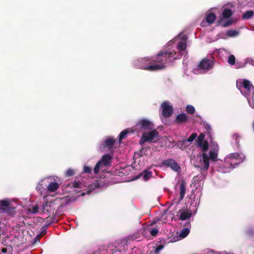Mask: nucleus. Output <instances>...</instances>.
Wrapping results in <instances>:
<instances>
[{"mask_svg": "<svg viewBox=\"0 0 254 254\" xmlns=\"http://www.w3.org/2000/svg\"><path fill=\"white\" fill-rule=\"evenodd\" d=\"M187 43L184 41H180L177 46V49L180 51L177 56V52L174 50H165L160 51L155 56L151 58H143L135 61L134 64L137 68L148 71H156L164 69L166 64L172 62L182 57L181 52L186 50Z\"/></svg>", "mask_w": 254, "mask_h": 254, "instance_id": "1", "label": "nucleus"}, {"mask_svg": "<svg viewBox=\"0 0 254 254\" xmlns=\"http://www.w3.org/2000/svg\"><path fill=\"white\" fill-rule=\"evenodd\" d=\"M246 64V63H237V66L238 68H242L245 66Z\"/></svg>", "mask_w": 254, "mask_h": 254, "instance_id": "43", "label": "nucleus"}, {"mask_svg": "<svg viewBox=\"0 0 254 254\" xmlns=\"http://www.w3.org/2000/svg\"><path fill=\"white\" fill-rule=\"evenodd\" d=\"M188 119V116L185 113H182L176 117L175 122L177 124L185 123L187 122Z\"/></svg>", "mask_w": 254, "mask_h": 254, "instance_id": "16", "label": "nucleus"}, {"mask_svg": "<svg viewBox=\"0 0 254 254\" xmlns=\"http://www.w3.org/2000/svg\"><path fill=\"white\" fill-rule=\"evenodd\" d=\"M128 133L129 130L128 129H125L121 131L119 135L118 141H117L119 143V146H121L122 140L127 137Z\"/></svg>", "mask_w": 254, "mask_h": 254, "instance_id": "19", "label": "nucleus"}, {"mask_svg": "<svg viewBox=\"0 0 254 254\" xmlns=\"http://www.w3.org/2000/svg\"><path fill=\"white\" fill-rule=\"evenodd\" d=\"M72 186L75 188H78L80 187V183L78 182L74 181V182L72 183Z\"/></svg>", "mask_w": 254, "mask_h": 254, "instance_id": "42", "label": "nucleus"}, {"mask_svg": "<svg viewBox=\"0 0 254 254\" xmlns=\"http://www.w3.org/2000/svg\"><path fill=\"white\" fill-rule=\"evenodd\" d=\"M120 146L117 139L108 137L99 145L100 151L109 152L107 154L103 155L101 159H113L114 157L117 158L118 156L115 154L118 152Z\"/></svg>", "mask_w": 254, "mask_h": 254, "instance_id": "2", "label": "nucleus"}, {"mask_svg": "<svg viewBox=\"0 0 254 254\" xmlns=\"http://www.w3.org/2000/svg\"><path fill=\"white\" fill-rule=\"evenodd\" d=\"M196 137H197V133H195V132L192 133L190 136V137L188 138V139L187 140H183V141H184V142L187 141V142H191L192 141H193L196 138Z\"/></svg>", "mask_w": 254, "mask_h": 254, "instance_id": "29", "label": "nucleus"}, {"mask_svg": "<svg viewBox=\"0 0 254 254\" xmlns=\"http://www.w3.org/2000/svg\"><path fill=\"white\" fill-rule=\"evenodd\" d=\"M205 137V135L203 133H200L196 139V142L197 145H200L203 143V140Z\"/></svg>", "mask_w": 254, "mask_h": 254, "instance_id": "24", "label": "nucleus"}, {"mask_svg": "<svg viewBox=\"0 0 254 254\" xmlns=\"http://www.w3.org/2000/svg\"><path fill=\"white\" fill-rule=\"evenodd\" d=\"M91 168L90 167L85 166L84 167V173L87 174H90L91 172Z\"/></svg>", "mask_w": 254, "mask_h": 254, "instance_id": "39", "label": "nucleus"}, {"mask_svg": "<svg viewBox=\"0 0 254 254\" xmlns=\"http://www.w3.org/2000/svg\"><path fill=\"white\" fill-rule=\"evenodd\" d=\"M7 252V249L6 248H2L1 249V252L2 253H5Z\"/></svg>", "mask_w": 254, "mask_h": 254, "instance_id": "46", "label": "nucleus"}, {"mask_svg": "<svg viewBox=\"0 0 254 254\" xmlns=\"http://www.w3.org/2000/svg\"><path fill=\"white\" fill-rule=\"evenodd\" d=\"M233 21L232 20V19H230L228 20L227 21H226L223 24V27H226L229 26L233 24Z\"/></svg>", "mask_w": 254, "mask_h": 254, "instance_id": "36", "label": "nucleus"}, {"mask_svg": "<svg viewBox=\"0 0 254 254\" xmlns=\"http://www.w3.org/2000/svg\"><path fill=\"white\" fill-rule=\"evenodd\" d=\"M243 83H244V79H242L240 80H237L236 82V86L237 87L241 90V92L242 93V91L241 90L242 87H243Z\"/></svg>", "mask_w": 254, "mask_h": 254, "instance_id": "32", "label": "nucleus"}, {"mask_svg": "<svg viewBox=\"0 0 254 254\" xmlns=\"http://www.w3.org/2000/svg\"><path fill=\"white\" fill-rule=\"evenodd\" d=\"M139 236V234L138 232H135L134 233L132 236H129V238H130V239L133 240H134V239H137V238H138Z\"/></svg>", "mask_w": 254, "mask_h": 254, "instance_id": "40", "label": "nucleus"}, {"mask_svg": "<svg viewBox=\"0 0 254 254\" xmlns=\"http://www.w3.org/2000/svg\"><path fill=\"white\" fill-rule=\"evenodd\" d=\"M111 166V160H100L96 164L94 168V173L97 174L100 169H103L104 167Z\"/></svg>", "mask_w": 254, "mask_h": 254, "instance_id": "9", "label": "nucleus"}, {"mask_svg": "<svg viewBox=\"0 0 254 254\" xmlns=\"http://www.w3.org/2000/svg\"><path fill=\"white\" fill-rule=\"evenodd\" d=\"M216 18L215 14L213 13H209L206 15V22L209 24H211L213 23Z\"/></svg>", "mask_w": 254, "mask_h": 254, "instance_id": "20", "label": "nucleus"}, {"mask_svg": "<svg viewBox=\"0 0 254 254\" xmlns=\"http://www.w3.org/2000/svg\"><path fill=\"white\" fill-rule=\"evenodd\" d=\"M59 188V184L57 182L51 183L47 187L48 190L52 192L56 191Z\"/></svg>", "mask_w": 254, "mask_h": 254, "instance_id": "21", "label": "nucleus"}, {"mask_svg": "<svg viewBox=\"0 0 254 254\" xmlns=\"http://www.w3.org/2000/svg\"><path fill=\"white\" fill-rule=\"evenodd\" d=\"M44 180L41 181L38 184L37 187V189L41 190L42 189H44V186H43Z\"/></svg>", "mask_w": 254, "mask_h": 254, "instance_id": "37", "label": "nucleus"}, {"mask_svg": "<svg viewBox=\"0 0 254 254\" xmlns=\"http://www.w3.org/2000/svg\"><path fill=\"white\" fill-rule=\"evenodd\" d=\"M162 114L164 118H168L172 116L173 112V107L169 105L167 101L163 102L161 105Z\"/></svg>", "mask_w": 254, "mask_h": 254, "instance_id": "8", "label": "nucleus"}, {"mask_svg": "<svg viewBox=\"0 0 254 254\" xmlns=\"http://www.w3.org/2000/svg\"><path fill=\"white\" fill-rule=\"evenodd\" d=\"M218 146H214L209 152V156L206 153H203V159H217L218 156Z\"/></svg>", "mask_w": 254, "mask_h": 254, "instance_id": "13", "label": "nucleus"}, {"mask_svg": "<svg viewBox=\"0 0 254 254\" xmlns=\"http://www.w3.org/2000/svg\"><path fill=\"white\" fill-rule=\"evenodd\" d=\"M178 214L180 213V219L181 220H186L187 219H189L190 218L192 215V213L191 211H183L182 209H180L178 212Z\"/></svg>", "mask_w": 254, "mask_h": 254, "instance_id": "15", "label": "nucleus"}, {"mask_svg": "<svg viewBox=\"0 0 254 254\" xmlns=\"http://www.w3.org/2000/svg\"><path fill=\"white\" fill-rule=\"evenodd\" d=\"M213 161H217V160L216 159H215V160H212Z\"/></svg>", "mask_w": 254, "mask_h": 254, "instance_id": "49", "label": "nucleus"}, {"mask_svg": "<svg viewBox=\"0 0 254 254\" xmlns=\"http://www.w3.org/2000/svg\"><path fill=\"white\" fill-rule=\"evenodd\" d=\"M204 128L206 130V133H207L208 136L209 138H211V137H212V134H211L212 129H211L210 126L208 124H205L204 125Z\"/></svg>", "mask_w": 254, "mask_h": 254, "instance_id": "23", "label": "nucleus"}, {"mask_svg": "<svg viewBox=\"0 0 254 254\" xmlns=\"http://www.w3.org/2000/svg\"><path fill=\"white\" fill-rule=\"evenodd\" d=\"M240 158V159H242L241 157H240V154L238 153H233L230 154V156L229 157V159H239Z\"/></svg>", "mask_w": 254, "mask_h": 254, "instance_id": "33", "label": "nucleus"}, {"mask_svg": "<svg viewBox=\"0 0 254 254\" xmlns=\"http://www.w3.org/2000/svg\"><path fill=\"white\" fill-rule=\"evenodd\" d=\"M164 246L163 245H160L158 246L156 248V249H155V251L154 252V254H159L160 251L161 250H162L164 248Z\"/></svg>", "mask_w": 254, "mask_h": 254, "instance_id": "34", "label": "nucleus"}, {"mask_svg": "<svg viewBox=\"0 0 254 254\" xmlns=\"http://www.w3.org/2000/svg\"><path fill=\"white\" fill-rule=\"evenodd\" d=\"M74 174V171L73 170L71 169H68L65 173L66 176L67 177H71Z\"/></svg>", "mask_w": 254, "mask_h": 254, "instance_id": "35", "label": "nucleus"}, {"mask_svg": "<svg viewBox=\"0 0 254 254\" xmlns=\"http://www.w3.org/2000/svg\"><path fill=\"white\" fill-rule=\"evenodd\" d=\"M163 164L168 167H170L172 170L175 171H179L181 170L180 166L175 160H164Z\"/></svg>", "mask_w": 254, "mask_h": 254, "instance_id": "12", "label": "nucleus"}, {"mask_svg": "<svg viewBox=\"0 0 254 254\" xmlns=\"http://www.w3.org/2000/svg\"><path fill=\"white\" fill-rule=\"evenodd\" d=\"M159 138V132L156 129L151 130L149 132H144L142 134L141 139L139 140V143L141 145L145 142L149 143L155 142V139H158Z\"/></svg>", "mask_w": 254, "mask_h": 254, "instance_id": "5", "label": "nucleus"}, {"mask_svg": "<svg viewBox=\"0 0 254 254\" xmlns=\"http://www.w3.org/2000/svg\"><path fill=\"white\" fill-rule=\"evenodd\" d=\"M184 226L186 227L185 228L183 229L180 233V236L182 238H184L186 237L190 233V229L191 227L190 223V221L187 222L186 223H185L184 225Z\"/></svg>", "mask_w": 254, "mask_h": 254, "instance_id": "14", "label": "nucleus"}, {"mask_svg": "<svg viewBox=\"0 0 254 254\" xmlns=\"http://www.w3.org/2000/svg\"><path fill=\"white\" fill-rule=\"evenodd\" d=\"M136 126L139 127L141 130H151L154 127L153 124L150 121L146 119H142L138 122Z\"/></svg>", "mask_w": 254, "mask_h": 254, "instance_id": "7", "label": "nucleus"}, {"mask_svg": "<svg viewBox=\"0 0 254 254\" xmlns=\"http://www.w3.org/2000/svg\"><path fill=\"white\" fill-rule=\"evenodd\" d=\"M203 23H204V21H203L202 22H201V25L202 26H203Z\"/></svg>", "mask_w": 254, "mask_h": 254, "instance_id": "47", "label": "nucleus"}, {"mask_svg": "<svg viewBox=\"0 0 254 254\" xmlns=\"http://www.w3.org/2000/svg\"><path fill=\"white\" fill-rule=\"evenodd\" d=\"M186 191V182L184 180H182L180 186V201L184 198Z\"/></svg>", "mask_w": 254, "mask_h": 254, "instance_id": "17", "label": "nucleus"}, {"mask_svg": "<svg viewBox=\"0 0 254 254\" xmlns=\"http://www.w3.org/2000/svg\"><path fill=\"white\" fill-rule=\"evenodd\" d=\"M235 57L233 55H231L228 58V62L230 65H234L235 64Z\"/></svg>", "mask_w": 254, "mask_h": 254, "instance_id": "30", "label": "nucleus"}, {"mask_svg": "<svg viewBox=\"0 0 254 254\" xmlns=\"http://www.w3.org/2000/svg\"><path fill=\"white\" fill-rule=\"evenodd\" d=\"M68 204L67 199L65 198H56L54 201L44 202L42 206L44 213L49 212L50 214H57V211Z\"/></svg>", "mask_w": 254, "mask_h": 254, "instance_id": "3", "label": "nucleus"}, {"mask_svg": "<svg viewBox=\"0 0 254 254\" xmlns=\"http://www.w3.org/2000/svg\"><path fill=\"white\" fill-rule=\"evenodd\" d=\"M233 14L232 10L228 8H224L222 12V16L225 18H230Z\"/></svg>", "mask_w": 254, "mask_h": 254, "instance_id": "22", "label": "nucleus"}, {"mask_svg": "<svg viewBox=\"0 0 254 254\" xmlns=\"http://www.w3.org/2000/svg\"><path fill=\"white\" fill-rule=\"evenodd\" d=\"M152 173L151 171H149L148 170H145L141 174L138 175L136 179H138L139 177L142 176L143 180L146 181L150 179L152 177Z\"/></svg>", "mask_w": 254, "mask_h": 254, "instance_id": "18", "label": "nucleus"}, {"mask_svg": "<svg viewBox=\"0 0 254 254\" xmlns=\"http://www.w3.org/2000/svg\"><path fill=\"white\" fill-rule=\"evenodd\" d=\"M254 14V12L252 10L248 11L244 13L243 15V18L248 19L250 18Z\"/></svg>", "mask_w": 254, "mask_h": 254, "instance_id": "26", "label": "nucleus"}, {"mask_svg": "<svg viewBox=\"0 0 254 254\" xmlns=\"http://www.w3.org/2000/svg\"><path fill=\"white\" fill-rule=\"evenodd\" d=\"M41 238V236L40 235H37L35 238H34V242L36 243L37 242H39Z\"/></svg>", "mask_w": 254, "mask_h": 254, "instance_id": "44", "label": "nucleus"}, {"mask_svg": "<svg viewBox=\"0 0 254 254\" xmlns=\"http://www.w3.org/2000/svg\"><path fill=\"white\" fill-rule=\"evenodd\" d=\"M39 207L38 205L33 206L32 208H29L28 211L31 214H35L38 212Z\"/></svg>", "mask_w": 254, "mask_h": 254, "instance_id": "31", "label": "nucleus"}, {"mask_svg": "<svg viewBox=\"0 0 254 254\" xmlns=\"http://www.w3.org/2000/svg\"><path fill=\"white\" fill-rule=\"evenodd\" d=\"M238 34V32L236 30H229L227 32V35L230 37H235Z\"/></svg>", "mask_w": 254, "mask_h": 254, "instance_id": "28", "label": "nucleus"}, {"mask_svg": "<svg viewBox=\"0 0 254 254\" xmlns=\"http://www.w3.org/2000/svg\"><path fill=\"white\" fill-rule=\"evenodd\" d=\"M243 88L245 89V95L250 96L254 92V87L251 82L247 79H244Z\"/></svg>", "mask_w": 254, "mask_h": 254, "instance_id": "11", "label": "nucleus"}, {"mask_svg": "<svg viewBox=\"0 0 254 254\" xmlns=\"http://www.w3.org/2000/svg\"><path fill=\"white\" fill-rule=\"evenodd\" d=\"M247 234L250 237L254 239V229H249L247 232Z\"/></svg>", "mask_w": 254, "mask_h": 254, "instance_id": "38", "label": "nucleus"}, {"mask_svg": "<svg viewBox=\"0 0 254 254\" xmlns=\"http://www.w3.org/2000/svg\"><path fill=\"white\" fill-rule=\"evenodd\" d=\"M198 146L201 147L203 153H205V152L207 151L208 149V143L207 141H204L202 143V144Z\"/></svg>", "mask_w": 254, "mask_h": 254, "instance_id": "25", "label": "nucleus"}, {"mask_svg": "<svg viewBox=\"0 0 254 254\" xmlns=\"http://www.w3.org/2000/svg\"><path fill=\"white\" fill-rule=\"evenodd\" d=\"M15 207L7 199L0 200V214L13 217L16 214Z\"/></svg>", "mask_w": 254, "mask_h": 254, "instance_id": "4", "label": "nucleus"}, {"mask_svg": "<svg viewBox=\"0 0 254 254\" xmlns=\"http://www.w3.org/2000/svg\"><path fill=\"white\" fill-rule=\"evenodd\" d=\"M182 41H184L186 42V40L187 39V37L186 35H184L182 37Z\"/></svg>", "mask_w": 254, "mask_h": 254, "instance_id": "45", "label": "nucleus"}, {"mask_svg": "<svg viewBox=\"0 0 254 254\" xmlns=\"http://www.w3.org/2000/svg\"><path fill=\"white\" fill-rule=\"evenodd\" d=\"M155 223H156V222H155V221H153L152 223H153V224H155Z\"/></svg>", "mask_w": 254, "mask_h": 254, "instance_id": "48", "label": "nucleus"}, {"mask_svg": "<svg viewBox=\"0 0 254 254\" xmlns=\"http://www.w3.org/2000/svg\"><path fill=\"white\" fill-rule=\"evenodd\" d=\"M186 110L188 113L190 114H193L195 112V108L192 105H187L186 108Z\"/></svg>", "mask_w": 254, "mask_h": 254, "instance_id": "27", "label": "nucleus"}, {"mask_svg": "<svg viewBox=\"0 0 254 254\" xmlns=\"http://www.w3.org/2000/svg\"><path fill=\"white\" fill-rule=\"evenodd\" d=\"M158 230L156 228H154V229H152L150 232V234L153 236H156V235L158 234Z\"/></svg>", "mask_w": 254, "mask_h": 254, "instance_id": "41", "label": "nucleus"}, {"mask_svg": "<svg viewBox=\"0 0 254 254\" xmlns=\"http://www.w3.org/2000/svg\"><path fill=\"white\" fill-rule=\"evenodd\" d=\"M209 160H191V163L196 168L200 169L201 173L202 171L207 170L209 167Z\"/></svg>", "mask_w": 254, "mask_h": 254, "instance_id": "6", "label": "nucleus"}, {"mask_svg": "<svg viewBox=\"0 0 254 254\" xmlns=\"http://www.w3.org/2000/svg\"><path fill=\"white\" fill-rule=\"evenodd\" d=\"M213 66V62L207 58L203 59L200 62L198 67L199 69H210Z\"/></svg>", "mask_w": 254, "mask_h": 254, "instance_id": "10", "label": "nucleus"}]
</instances>
